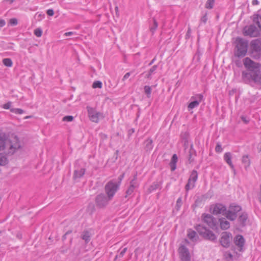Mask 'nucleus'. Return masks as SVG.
<instances>
[{
	"label": "nucleus",
	"instance_id": "nucleus-48",
	"mask_svg": "<svg viewBox=\"0 0 261 261\" xmlns=\"http://www.w3.org/2000/svg\"><path fill=\"white\" fill-rule=\"evenodd\" d=\"M9 22L11 25H15L17 24L18 21L16 18H11L10 19Z\"/></svg>",
	"mask_w": 261,
	"mask_h": 261
},
{
	"label": "nucleus",
	"instance_id": "nucleus-29",
	"mask_svg": "<svg viewBox=\"0 0 261 261\" xmlns=\"http://www.w3.org/2000/svg\"><path fill=\"white\" fill-rule=\"evenodd\" d=\"M229 210L237 215V213L241 210V207L239 205H230Z\"/></svg>",
	"mask_w": 261,
	"mask_h": 261
},
{
	"label": "nucleus",
	"instance_id": "nucleus-33",
	"mask_svg": "<svg viewBox=\"0 0 261 261\" xmlns=\"http://www.w3.org/2000/svg\"><path fill=\"white\" fill-rule=\"evenodd\" d=\"M196 236V233L195 231L191 230L188 231V237L190 240L192 241L195 240Z\"/></svg>",
	"mask_w": 261,
	"mask_h": 261
},
{
	"label": "nucleus",
	"instance_id": "nucleus-22",
	"mask_svg": "<svg viewBox=\"0 0 261 261\" xmlns=\"http://www.w3.org/2000/svg\"><path fill=\"white\" fill-rule=\"evenodd\" d=\"M224 215L226 216V218L231 221H233L237 218V215L232 212V211L229 210L226 212L224 213Z\"/></svg>",
	"mask_w": 261,
	"mask_h": 261
},
{
	"label": "nucleus",
	"instance_id": "nucleus-10",
	"mask_svg": "<svg viewBox=\"0 0 261 261\" xmlns=\"http://www.w3.org/2000/svg\"><path fill=\"white\" fill-rule=\"evenodd\" d=\"M179 256L181 261H191V257L188 249L182 245L178 249Z\"/></svg>",
	"mask_w": 261,
	"mask_h": 261
},
{
	"label": "nucleus",
	"instance_id": "nucleus-4",
	"mask_svg": "<svg viewBox=\"0 0 261 261\" xmlns=\"http://www.w3.org/2000/svg\"><path fill=\"white\" fill-rule=\"evenodd\" d=\"M195 229L199 234L205 239L213 241L217 238L216 235L212 231L206 229L202 225H197L195 227Z\"/></svg>",
	"mask_w": 261,
	"mask_h": 261
},
{
	"label": "nucleus",
	"instance_id": "nucleus-23",
	"mask_svg": "<svg viewBox=\"0 0 261 261\" xmlns=\"http://www.w3.org/2000/svg\"><path fill=\"white\" fill-rule=\"evenodd\" d=\"M85 169L84 168H82L80 170H75L74 172L73 178L74 179H76L79 178H81L85 174Z\"/></svg>",
	"mask_w": 261,
	"mask_h": 261
},
{
	"label": "nucleus",
	"instance_id": "nucleus-36",
	"mask_svg": "<svg viewBox=\"0 0 261 261\" xmlns=\"http://www.w3.org/2000/svg\"><path fill=\"white\" fill-rule=\"evenodd\" d=\"M224 255L225 257V258L228 260V261H232V259H233V256L232 255V254L228 252V251H226L224 253Z\"/></svg>",
	"mask_w": 261,
	"mask_h": 261
},
{
	"label": "nucleus",
	"instance_id": "nucleus-49",
	"mask_svg": "<svg viewBox=\"0 0 261 261\" xmlns=\"http://www.w3.org/2000/svg\"><path fill=\"white\" fill-rule=\"evenodd\" d=\"M124 176V173H122L121 175H120L118 178V181L117 182L116 184H119V187L120 186L121 182Z\"/></svg>",
	"mask_w": 261,
	"mask_h": 261
},
{
	"label": "nucleus",
	"instance_id": "nucleus-51",
	"mask_svg": "<svg viewBox=\"0 0 261 261\" xmlns=\"http://www.w3.org/2000/svg\"><path fill=\"white\" fill-rule=\"evenodd\" d=\"M191 33V30L190 28H188V31L187 32V34L186 35V39H187L190 38Z\"/></svg>",
	"mask_w": 261,
	"mask_h": 261
},
{
	"label": "nucleus",
	"instance_id": "nucleus-39",
	"mask_svg": "<svg viewBox=\"0 0 261 261\" xmlns=\"http://www.w3.org/2000/svg\"><path fill=\"white\" fill-rule=\"evenodd\" d=\"M144 92H145V94L147 95V97H148V98L150 97V94L151 92V89L150 87H149V86H145L144 87Z\"/></svg>",
	"mask_w": 261,
	"mask_h": 261
},
{
	"label": "nucleus",
	"instance_id": "nucleus-8",
	"mask_svg": "<svg viewBox=\"0 0 261 261\" xmlns=\"http://www.w3.org/2000/svg\"><path fill=\"white\" fill-rule=\"evenodd\" d=\"M232 237L230 232H223L220 238L219 242L221 245L224 248H228L230 246Z\"/></svg>",
	"mask_w": 261,
	"mask_h": 261
},
{
	"label": "nucleus",
	"instance_id": "nucleus-14",
	"mask_svg": "<svg viewBox=\"0 0 261 261\" xmlns=\"http://www.w3.org/2000/svg\"><path fill=\"white\" fill-rule=\"evenodd\" d=\"M234 243L235 245L238 247V250L239 251H243L245 239L242 236L237 235L234 239Z\"/></svg>",
	"mask_w": 261,
	"mask_h": 261
},
{
	"label": "nucleus",
	"instance_id": "nucleus-24",
	"mask_svg": "<svg viewBox=\"0 0 261 261\" xmlns=\"http://www.w3.org/2000/svg\"><path fill=\"white\" fill-rule=\"evenodd\" d=\"M242 162L244 164L245 168H247L250 166V162L248 155H244L243 156Z\"/></svg>",
	"mask_w": 261,
	"mask_h": 261
},
{
	"label": "nucleus",
	"instance_id": "nucleus-7",
	"mask_svg": "<svg viewBox=\"0 0 261 261\" xmlns=\"http://www.w3.org/2000/svg\"><path fill=\"white\" fill-rule=\"evenodd\" d=\"M202 221L206 223L210 228L215 229L218 224V221L215 219L211 215L203 214L202 215Z\"/></svg>",
	"mask_w": 261,
	"mask_h": 261
},
{
	"label": "nucleus",
	"instance_id": "nucleus-41",
	"mask_svg": "<svg viewBox=\"0 0 261 261\" xmlns=\"http://www.w3.org/2000/svg\"><path fill=\"white\" fill-rule=\"evenodd\" d=\"M127 249L126 247L123 248V249L120 252L119 255H116V256L115 257V260H116L118 257H122L124 255V254H125V253L126 252Z\"/></svg>",
	"mask_w": 261,
	"mask_h": 261
},
{
	"label": "nucleus",
	"instance_id": "nucleus-61",
	"mask_svg": "<svg viewBox=\"0 0 261 261\" xmlns=\"http://www.w3.org/2000/svg\"><path fill=\"white\" fill-rule=\"evenodd\" d=\"M135 132V130L134 128H132L128 130V135H132L133 133H134Z\"/></svg>",
	"mask_w": 261,
	"mask_h": 261
},
{
	"label": "nucleus",
	"instance_id": "nucleus-20",
	"mask_svg": "<svg viewBox=\"0 0 261 261\" xmlns=\"http://www.w3.org/2000/svg\"><path fill=\"white\" fill-rule=\"evenodd\" d=\"M138 186V184H136L134 181L130 182V186L126 192L125 197L130 195L134 190Z\"/></svg>",
	"mask_w": 261,
	"mask_h": 261
},
{
	"label": "nucleus",
	"instance_id": "nucleus-5",
	"mask_svg": "<svg viewBox=\"0 0 261 261\" xmlns=\"http://www.w3.org/2000/svg\"><path fill=\"white\" fill-rule=\"evenodd\" d=\"M119 184L114 180L109 181L105 186V191L109 199H111L118 190Z\"/></svg>",
	"mask_w": 261,
	"mask_h": 261
},
{
	"label": "nucleus",
	"instance_id": "nucleus-59",
	"mask_svg": "<svg viewBox=\"0 0 261 261\" xmlns=\"http://www.w3.org/2000/svg\"><path fill=\"white\" fill-rule=\"evenodd\" d=\"M73 34V32H68L65 33L64 35L66 36H70L71 35Z\"/></svg>",
	"mask_w": 261,
	"mask_h": 261
},
{
	"label": "nucleus",
	"instance_id": "nucleus-21",
	"mask_svg": "<svg viewBox=\"0 0 261 261\" xmlns=\"http://www.w3.org/2000/svg\"><path fill=\"white\" fill-rule=\"evenodd\" d=\"M253 20L254 23H256L261 30V12H259L258 14L254 15Z\"/></svg>",
	"mask_w": 261,
	"mask_h": 261
},
{
	"label": "nucleus",
	"instance_id": "nucleus-27",
	"mask_svg": "<svg viewBox=\"0 0 261 261\" xmlns=\"http://www.w3.org/2000/svg\"><path fill=\"white\" fill-rule=\"evenodd\" d=\"M82 238L83 240H84L86 243H88L89 242L90 240V233L87 231H84L82 235Z\"/></svg>",
	"mask_w": 261,
	"mask_h": 261
},
{
	"label": "nucleus",
	"instance_id": "nucleus-3",
	"mask_svg": "<svg viewBox=\"0 0 261 261\" xmlns=\"http://www.w3.org/2000/svg\"><path fill=\"white\" fill-rule=\"evenodd\" d=\"M236 43L237 50L235 53L236 56L238 57H244L247 53L248 42L242 38H237Z\"/></svg>",
	"mask_w": 261,
	"mask_h": 261
},
{
	"label": "nucleus",
	"instance_id": "nucleus-64",
	"mask_svg": "<svg viewBox=\"0 0 261 261\" xmlns=\"http://www.w3.org/2000/svg\"><path fill=\"white\" fill-rule=\"evenodd\" d=\"M71 232V230H69V231H67V232L65 234H64V236H63V238H64V239H65V237H66V235H67L68 234L70 233Z\"/></svg>",
	"mask_w": 261,
	"mask_h": 261
},
{
	"label": "nucleus",
	"instance_id": "nucleus-52",
	"mask_svg": "<svg viewBox=\"0 0 261 261\" xmlns=\"http://www.w3.org/2000/svg\"><path fill=\"white\" fill-rule=\"evenodd\" d=\"M46 13H47V14L49 16H53V15H54V12L53 9H48Z\"/></svg>",
	"mask_w": 261,
	"mask_h": 261
},
{
	"label": "nucleus",
	"instance_id": "nucleus-30",
	"mask_svg": "<svg viewBox=\"0 0 261 261\" xmlns=\"http://www.w3.org/2000/svg\"><path fill=\"white\" fill-rule=\"evenodd\" d=\"M247 219V215L246 213H242L239 217V222L243 225H244L245 221Z\"/></svg>",
	"mask_w": 261,
	"mask_h": 261
},
{
	"label": "nucleus",
	"instance_id": "nucleus-17",
	"mask_svg": "<svg viewBox=\"0 0 261 261\" xmlns=\"http://www.w3.org/2000/svg\"><path fill=\"white\" fill-rule=\"evenodd\" d=\"M218 221V223L220 222V225L222 229L226 230L229 228L230 223L225 219V218H223L219 219Z\"/></svg>",
	"mask_w": 261,
	"mask_h": 261
},
{
	"label": "nucleus",
	"instance_id": "nucleus-60",
	"mask_svg": "<svg viewBox=\"0 0 261 261\" xmlns=\"http://www.w3.org/2000/svg\"><path fill=\"white\" fill-rule=\"evenodd\" d=\"M259 3L258 1L257 0H253L252 4L253 5H258Z\"/></svg>",
	"mask_w": 261,
	"mask_h": 261
},
{
	"label": "nucleus",
	"instance_id": "nucleus-31",
	"mask_svg": "<svg viewBox=\"0 0 261 261\" xmlns=\"http://www.w3.org/2000/svg\"><path fill=\"white\" fill-rule=\"evenodd\" d=\"M195 182L191 180L188 179V183L186 185L185 188L187 191H189L190 189L193 188L195 186Z\"/></svg>",
	"mask_w": 261,
	"mask_h": 261
},
{
	"label": "nucleus",
	"instance_id": "nucleus-63",
	"mask_svg": "<svg viewBox=\"0 0 261 261\" xmlns=\"http://www.w3.org/2000/svg\"><path fill=\"white\" fill-rule=\"evenodd\" d=\"M14 0H4V2H9L10 4H12Z\"/></svg>",
	"mask_w": 261,
	"mask_h": 261
},
{
	"label": "nucleus",
	"instance_id": "nucleus-50",
	"mask_svg": "<svg viewBox=\"0 0 261 261\" xmlns=\"http://www.w3.org/2000/svg\"><path fill=\"white\" fill-rule=\"evenodd\" d=\"M241 119L245 124H247L249 122V119L245 116H242Z\"/></svg>",
	"mask_w": 261,
	"mask_h": 261
},
{
	"label": "nucleus",
	"instance_id": "nucleus-56",
	"mask_svg": "<svg viewBox=\"0 0 261 261\" xmlns=\"http://www.w3.org/2000/svg\"><path fill=\"white\" fill-rule=\"evenodd\" d=\"M171 169L172 171H174L176 169V164L170 163Z\"/></svg>",
	"mask_w": 261,
	"mask_h": 261
},
{
	"label": "nucleus",
	"instance_id": "nucleus-54",
	"mask_svg": "<svg viewBox=\"0 0 261 261\" xmlns=\"http://www.w3.org/2000/svg\"><path fill=\"white\" fill-rule=\"evenodd\" d=\"M130 75V72H127L123 76V79H122V80L123 81H124L126 79H127Z\"/></svg>",
	"mask_w": 261,
	"mask_h": 261
},
{
	"label": "nucleus",
	"instance_id": "nucleus-55",
	"mask_svg": "<svg viewBox=\"0 0 261 261\" xmlns=\"http://www.w3.org/2000/svg\"><path fill=\"white\" fill-rule=\"evenodd\" d=\"M6 24L5 21L4 19L0 20V28L4 27Z\"/></svg>",
	"mask_w": 261,
	"mask_h": 261
},
{
	"label": "nucleus",
	"instance_id": "nucleus-43",
	"mask_svg": "<svg viewBox=\"0 0 261 261\" xmlns=\"http://www.w3.org/2000/svg\"><path fill=\"white\" fill-rule=\"evenodd\" d=\"M181 205H182V199H181V197H179L177 199V201H176V207L177 210H179V208L181 206Z\"/></svg>",
	"mask_w": 261,
	"mask_h": 261
},
{
	"label": "nucleus",
	"instance_id": "nucleus-62",
	"mask_svg": "<svg viewBox=\"0 0 261 261\" xmlns=\"http://www.w3.org/2000/svg\"><path fill=\"white\" fill-rule=\"evenodd\" d=\"M155 61V58H154L149 63L148 65L149 66H150L154 62V61Z\"/></svg>",
	"mask_w": 261,
	"mask_h": 261
},
{
	"label": "nucleus",
	"instance_id": "nucleus-44",
	"mask_svg": "<svg viewBox=\"0 0 261 261\" xmlns=\"http://www.w3.org/2000/svg\"><path fill=\"white\" fill-rule=\"evenodd\" d=\"M73 117L72 116H66L63 117V121H67V122H71L73 120Z\"/></svg>",
	"mask_w": 261,
	"mask_h": 261
},
{
	"label": "nucleus",
	"instance_id": "nucleus-6",
	"mask_svg": "<svg viewBox=\"0 0 261 261\" xmlns=\"http://www.w3.org/2000/svg\"><path fill=\"white\" fill-rule=\"evenodd\" d=\"M251 54L255 58L261 56V41L258 39L252 40L250 43Z\"/></svg>",
	"mask_w": 261,
	"mask_h": 261
},
{
	"label": "nucleus",
	"instance_id": "nucleus-46",
	"mask_svg": "<svg viewBox=\"0 0 261 261\" xmlns=\"http://www.w3.org/2000/svg\"><path fill=\"white\" fill-rule=\"evenodd\" d=\"M12 105V102L11 101H9L8 102L4 104L3 106V108L5 109H10Z\"/></svg>",
	"mask_w": 261,
	"mask_h": 261
},
{
	"label": "nucleus",
	"instance_id": "nucleus-28",
	"mask_svg": "<svg viewBox=\"0 0 261 261\" xmlns=\"http://www.w3.org/2000/svg\"><path fill=\"white\" fill-rule=\"evenodd\" d=\"M197 177H198L197 172L196 170H193L191 172V174L190 175V176L189 179L192 181L195 182L197 179Z\"/></svg>",
	"mask_w": 261,
	"mask_h": 261
},
{
	"label": "nucleus",
	"instance_id": "nucleus-11",
	"mask_svg": "<svg viewBox=\"0 0 261 261\" xmlns=\"http://www.w3.org/2000/svg\"><path fill=\"white\" fill-rule=\"evenodd\" d=\"M210 210L214 215L222 214L224 215V213L226 211V208L223 204L217 203L211 206Z\"/></svg>",
	"mask_w": 261,
	"mask_h": 261
},
{
	"label": "nucleus",
	"instance_id": "nucleus-38",
	"mask_svg": "<svg viewBox=\"0 0 261 261\" xmlns=\"http://www.w3.org/2000/svg\"><path fill=\"white\" fill-rule=\"evenodd\" d=\"M102 83L100 81H96L93 82L92 84L93 88H101Z\"/></svg>",
	"mask_w": 261,
	"mask_h": 261
},
{
	"label": "nucleus",
	"instance_id": "nucleus-45",
	"mask_svg": "<svg viewBox=\"0 0 261 261\" xmlns=\"http://www.w3.org/2000/svg\"><path fill=\"white\" fill-rule=\"evenodd\" d=\"M177 156L176 154H174L172 157L170 163L176 164L177 161Z\"/></svg>",
	"mask_w": 261,
	"mask_h": 261
},
{
	"label": "nucleus",
	"instance_id": "nucleus-1",
	"mask_svg": "<svg viewBox=\"0 0 261 261\" xmlns=\"http://www.w3.org/2000/svg\"><path fill=\"white\" fill-rule=\"evenodd\" d=\"M244 65L248 71H243L242 78L243 81L247 84L254 83L261 84V71L259 64L251 60L249 58H246L243 61Z\"/></svg>",
	"mask_w": 261,
	"mask_h": 261
},
{
	"label": "nucleus",
	"instance_id": "nucleus-35",
	"mask_svg": "<svg viewBox=\"0 0 261 261\" xmlns=\"http://www.w3.org/2000/svg\"><path fill=\"white\" fill-rule=\"evenodd\" d=\"M7 163V159L5 155L0 153V165L4 166Z\"/></svg>",
	"mask_w": 261,
	"mask_h": 261
},
{
	"label": "nucleus",
	"instance_id": "nucleus-9",
	"mask_svg": "<svg viewBox=\"0 0 261 261\" xmlns=\"http://www.w3.org/2000/svg\"><path fill=\"white\" fill-rule=\"evenodd\" d=\"M88 112V115L90 120L94 122H98L99 118L102 117V114L97 112L94 109L87 107Z\"/></svg>",
	"mask_w": 261,
	"mask_h": 261
},
{
	"label": "nucleus",
	"instance_id": "nucleus-26",
	"mask_svg": "<svg viewBox=\"0 0 261 261\" xmlns=\"http://www.w3.org/2000/svg\"><path fill=\"white\" fill-rule=\"evenodd\" d=\"M160 187V184L159 182H154L149 187L148 190L149 192L150 193L158 189Z\"/></svg>",
	"mask_w": 261,
	"mask_h": 261
},
{
	"label": "nucleus",
	"instance_id": "nucleus-12",
	"mask_svg": "<svg viewBox=\"0 0 261 261\" xmlns=\"http://www.w3.org/2000/svg\"><path fill=\"white\" fill-rule=\"evenodd\" d=\"M110 199L104 194H101L97 195L95 199L96 204L97 206L102 207L107 205Z\"/></svg>",
	"mask_w": 261,
	"mask_h": 261
},
{
	"label": "nucleus",
	"instance_id": "nucleus-16",
	"mask_svg": "<svg viewBox=\"0 0 261 261\" xmlns=\"http://www.w3.org/2000/svg\"><path fill=\"white\" fill-rule=\"evenodd\" d=\"M196 156V151L193 149V144H191L190 146V148L189 151V154L188 156V160L189 163L191 164L192 163L194 160V158Z\"/></svg>",
	"mask_w": 261,
	"mask_h": 261
},
{
	"label": "nucleus",
	"instance_id": "nucleus-15",
	"mask_svg": "<svg viewBox=\"0 0 261 261\" xmlns=\"http://www.w3.org/2000/svg\"><path fill=\"white\" fill-rule=\"evenodd\" d=\"M197 100H194L191 102L188 105V108L189 109H193L195 107H197L200 102L202 100L203 96L201 94H198L196 96Z\"/></svg>",
	"mask_w": 261,
	"mask_h": 261
},
{
	"label": "nucleus",
	"instance_id": "nucleus-32",
	"mask_svg": "<svg viewBox=\"0 0 261 261\" xmlns=\"http://www.w3.org/2000/svg\"><path fill=\"white\" fill-rule=\"evenodd\" d=\"M215 0H207L206 2L205 7L206 9H211L213 8Z\"/></svg>",
	"mask_w": 261,
	"mask_h": 261
},
{
	"label": "nucleus",
	"instance_id": "nucleus-2",
	"mask_svg": "<svg viewBox=\"0 0 261 261\" xmlns=\"http://www.w3.org/2000/svg\"><path fill=\"white\" fill-rule=\"evenodd\" d=\"M20 147V143L16 138L12 141L4 136L0 137V150H5L6 153L12 154Z\"/></svg>",
	"mask_w": 261,
	"mask_h": 261
},
{
	"label": "nucleus",
	"instance_id": "nucleus-37",
	"mask_svg": "<svg viewBox=\"0 0 261 261\" xmlns=\"http://www.w3.org/2000/svg\"><path fill=\"white\" fill-rule=\"evenodd\" d=\"M10 111L16 114H21L24 112L23 110L18 108H11Z\"/></svg>",
	"mask_w": 261,
	"mask_h": 261
},
{
	"label": "nucleus",
	"instance_id": "nucleus-57",
	"mask_svg": "<svg viewBox=\"0 0 261 261\" xmlns=\"http://www.w3.org/2000/svg\"><path fill=\"white\" fill-rule=\"evenodd\" d=\"M201 21L203 22L204 23H205L207 21L206 15H205L204 16H203L201 18Z\"/></svg>",
	"mask_w": 261,
	"mask_h": 261
},
{
	"label": "nucleus",
	"instance_id": "nucleus-18",
	"mask_svg": "<svg viewBox=\"0 0 261 261\" xmlns=\"http://www.w3.org/2000/svg\"><path fill=\"white\" fill-rule=\"evenodd\" d=\"M232 155L230 152H226L224 155V161L229 165L232 169L234 170V166L231 162Z\"/></svg>",
	"mask_w": 261,
	"mask_h": 261
},
{
	"label": "nucleus",
	"instance_id": "nucleus-53",
	"mask_svg": "<svg viewBox=\"0 0 261 261\" xmlns=\"http://www.w3.org/2000/svg\"><path fill=\"white\" fill-rule=\"evenodd\" d=\"M137 174L136 173L134 175V178L130 181H134L136 184H138L137 181Z\"/></svg>",
	"mask_w": 261,
	"mask_h": 261
},
{
	"label": "nucleus",
	"instance_id": "nucleus-42",
	"mask_svg": "<svg viewBox=\"0 0 261 261\" xmlns=\"http://www.w3.org/2000/svg\"><path fill=\"white\" fill-rule=\"evenodd\" d=\"M42 34V30L40 28H37L34 30V34L38 37L41 36Z\"/></svg>",
	"mask_w": 261,
	"mask_h": 261
},
{
	"label": "nucleus",
	"instance_id": "nucleus-13",
	"mask_svg": "<svg viewBox=\"0 0 261 261\" xmlns=\"http://www.w3.org/2000/svg\"><path fill=\"white\" fill-rule=\"evenodd\" d=\"M244 30V34L245 36L256 37L258 34V29L254 25H250L249 27H246Z\"/></svg>",
	"mask_w": 261,
	"mask_h": 261
},
{
	"label": "nucleus",
	"instance_id": "nucleus-40",
	"mask_svg": "<svg viewBox=\"0 0 261 261\" xmlns=\"http://www.w3.org/2000/svg\"><path fill=\"white\" fill-rule=\"evenodd\" d=\"M153 24L150 28V31L152 33H154V32L155 31V30L156 29V28L158 26V22L154 18H153Z\"/></svg>",
	"mask_w": 261,
	"mask_h": 261
},
{
	"label": "nucleus",
	"instance_id": "nucleus-34",
	"mask_svg": "<svg viewBox=\"0 0 261 261\" xmlns=\"http://www.w3.org/2000/svg\"><path fill=\"white\" fill-rule=\"evenodd\" d=\"M3 64L7 67H11L12 66V61L9 58H5L3 60Z\"/></svg>",
	"mask_w": 261,
	"mask_h": 261
},
{
	"label": "nucleus",
	"instance_id": "nucleus-47",
	"mask_svg": "<svg viewBox=\"0 0 261 261\" xmlns=\"http://www.w3.org/2000/svg\"><path fill=\"white\" fill-rule=\"evenodd\" d=\"M215 150L217 152H221L222 151V148L220 144L217 143L215 148Z\"/></svg>",
	"mask_w": 261,
	"mask_h": 261
},
{
	"label": "nucleus",
	"instance_id": "nucleus-19",
	"mask_svg": "<svg viewBox=\"0 0 261 261\" xmlns=\"http://www.w3.org/2000/svg\"><path fill=\"white\" fill-rule=\"evenodd\" d=\"M144 149L146 151H150L153 148V141L152 139L148 138L144 142Z\"/></svg>",
	"mask_w": 261,
	"mask_h": 261
},
{
	"label": "nucleus",
	"instance_id": "nucleus-58",
	"mask_svg": "<svg viewBox=\"0 0 261 261\" xmlns=\"http://www.w3.org/2000/svg\"><path fill=\"white\" fill-rule=\"evenodd\" d=\"M115 12H116V15L118 16L119 15V9L117 6L115 7Z\"/></svg>",
	"mask_w": 261,
	"mask_h": 261
},
{
	"label": "nucleus",
	"instance_id": "nucleus-25",
	"mask_svg": "<svg viewBox=\"0 0 261 261\" xmlns=\"http://www.w3.org/2000/svg\"><path fill=\"white\" fill-rule=\"evenodd\" d=\"M157 65L153 66L148 71V73L146 75V77L147 79H151V75L155 72V71L157 69Z\"/></svg>",
	"mask_w": 261,
	"mask_h": 261
}]
</instances>
